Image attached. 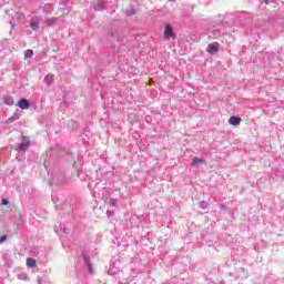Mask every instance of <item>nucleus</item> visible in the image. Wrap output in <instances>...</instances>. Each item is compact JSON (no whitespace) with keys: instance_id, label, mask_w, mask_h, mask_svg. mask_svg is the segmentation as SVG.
Instances as JSON below:
<instances>
[{"instance_id":"obj_2","label":"nucleus","mask_w":284,"mask_h":284,"mask_svg":"<svg viewBox=\"0 0 284 284\" xmlns=\"http://www.w3.org/2000/svg\"><path fill=\"white\" fill-rule=\"evenodd\" d=\"M164 39H176V34L174 33V29L172 28V24H166L164 29Z\"/></svg>"},{"instance_id":"obj_11","label":"nucleus","mask_w":284,"mask_h":284,"mask_svg":"<svg viewBox=\"0 0 284 284\" xmlns=\"http://www.w3.org/2000/svg\"><path fill=\"white\" fill-rule=\"evenodd\" d=\"M104 7L105 2H103V0H97L94 2V10H103Z\"/></svg>"},{"instance_id":"obj_8","label":"nucleus","mask_w":284,"mask_h":284,"mask_svg":"<svg viewBox=\"0 0 284 284\" xmlns=\"http://www.w3.org/2000/svg\"><path fill=\"white\" fill-rule=\"evenodd\" d=\"M241 118H239V116H231L230 119H229V123H230V125H234V126H236V125H241Z\"/></svg>"},{"instance_id":"obj_1","label":"nucleus","mask_w":284,"mask_h":284,"mask_svg":"<svg viewBox=\"0 0 284 284\" xmlns=\"http://www.w3.org/2000/svg\"><path fill=\"white\" fill-rule=\"evenodd\" d=\"M30 148V138L22 136V143L16 146L17 152H23Z\"/></svg>"},{"instance_id":"obj_18","label":"nucleus","mask_w":284,"mask_h":284,"mask_svg":"<svg viewBox=\"0 0 284 284\" xmlns=\"http://www.w3.org/2000/svg\"><path fill=\"white\" fill-rule=\"evenodd\" d=\"M110 207H116V200L115 199L110 200Z\"/></svg>"},{"instance_id":"obj_13","label":"nucleus","mask_w":284,"mask_h":284,"mask_svg":"<svg viewBox=\"0 0 284 284\" xmlns=\"http://www.w3.org/2000/svg\"><path fill=\"white\" fill-rule=\"evenodd\" d=\"M57 21H59L58 18H49L44 20V23L50 28L51 26H55Z\"/></svg>"},{"instance_id":"obj_20","label":"nucleus","mask_w":284,"mask_h":284,"mask_svg":"<svg viewBox=\"0 0 284 284\" xmlns=\"http://www.w3.org/2000/svg\"><path fill=\"white\" fill-rule=\"evenodd\" d=\"M7 240H8L7 236H1V237H0V244H1V243H6Z\"/></svg>"},{"instance_id":"obj_9","label":"nucleus","mask_w":284,"mask_h":284,"mask_svg":"<svg viewBox=\"0 0 284 284\" xmlns=\"http://www.w3.org/2000/svg\"><path fill=\"white\" fill-rule=\"evenodd\" d=\"M44 83L47 85H52V83H54V74L49 73L44 77Z\"/></svg>"},{"instance_id":"obj_6","label":"nucleus","mask_w":284,"mask_h":284,"mask_svg":"<svg viewBox=\"0 0 284 284\" xmlns=\"http://www.w3.org/2000/svg\"><path fill=\"white\" fill-rule=\"evenodd\" d=\"M40 21L38 20V18H32L30 20V28L33 30V32H39V28H40Z\"/></svg>"},{"instance_id":"obj_4","label":"nucleus","mask_w":284,"mask_h":284,"mask_svg":"<svg viewBox=\"0 0 284 284\" xmlns=\"http://www.w3.org/2000/svg\"><path fill=\"white\" fill-rule=\"evenodd\" d=\"M53 183L55 185H63V184L68 183V179H65V175L63 173H60L58 175H54Z\"/></svg>"},{"instance_id":"obj_16","label":"nucleus","mask_w":284,"mask_h":284,"mask_svg":"<svg viewBox=\"0 0 284 284\" xmlns=\"http://www.w3.org/2000/svg\"><path fill=\"white\" fill-rule=\"evenodd\" d=\"M33 54H34V52H32V50H27V51L24 52L26 59H32Z\"/></svg>"},{"instance_id":"obj_23","label":"nucleus","mask_w":284,"mask_h":284,"mask_svg":"<svg viewBox=\"0 0 284 284\" xmlns=\"http://www.w3.org/2000/svg\"><path fill=\"white\" fill-rule=\"evenodd\" d=\"M6 13L12 17V13H10V11L7 10Z\"/></svg>"},{"instance_id":"obj_21","label":"nucleus","mask_w":284,"mask_h":284,"mask_svg":"<svg viewBox=\"0 0 284 284\" xmlns=\"http://www.w3.org/2000/svg\"><path fill=\"white\" fill-rule=\"evenodd\" d=\"M265 6H270V3H274V0H264Z\"/></svg>"},{"instance_id":"obj_12","label":"nucleus","mask_w":284,"mask_h":284,"mask_svg":"<svg viewBox=\"0 0 284 284\" xmlns=\"http://www.w3.org/2000/svg\"><path fill=\"white\" fill-rule=\"evenodd\" d=\"M83 261H84L85 265H88V267H89V273L92 274V263L90 262V256L84 254Z\"/></svg>"},{"instance_id":"obj_10","label":"nucleus","mask_w":284,"mask_h":284,"mask_svg":"<svg viewBox=\"0 0 284 284\" xmlns=\"http://www.w3.org/2000/svg\"><path fill=\"white\" fill-rule=\"evenodd\" d=\"M203 163H205L204 159L193 158L191 165H195L196 168H199V165H203Z\"/></svg>"},{"instance_id":"obj_15","label":"nucleus","mask_w":284,"mask_h":284,"mask_svg":"<svg viewBox=\"0 0 284 284\" xmlns=\"http://www.w3.org/2000/svg\"><path fill=\"white\" fill-rule=\"evenodd\" d=\"M4 103L6 105H14V99H12L10 95H7L4 97Z\"/></svg>"},{"instance_id":"obj_22","label":"nucleus","mask_w":284,"mask_h":284,"mask_svg":"<svg viewBox=\"0 0 284 284\" xmlns=\"http://www.w3.org/2000/svg\"><path fill=\"white\" fill-rule=\"evenodd\" d=\"M108 216H112V211L106 212Z\"/></svg>"},{"instance_id":"obj_3","label":"nucleus","mask_w":284,"mask_h":284,"mask_svg":"<svg viewBox=\"0 0 284 284\" xmlns=\"http://www.w3.org/2000/svg\"><path fill=\"white\" fill-rule=\"evenodd\" d=\"M26 19V16L21 12H14V16H12V20L10 21L11 28H14L19 21H23Z\"/></svg>"},{"instance_id":"obj_19","label":"nucleus","mask_w":284,"mask_h":284,"mask_svg":"<svg viewBox=\"0 0 284 284\" xmlns=\"http://www.w3.org/2000/svg\"><path fill=\"white\" fill-rule=\"evenodd\" d=\"M2 205H9L10 204V201L8 199H2V202H1Z\"/></svg>"},{"instance_id":"obj_14","label":"nucleus","mask_w":284,"mask_h":284,"mask_svg":"<svg viewBox=\"0 0 284 284\" xmlns=\"http://www.w3.org/2000/svg\"><path fill=\"white\" fill-rule=\"evenodd\" d=\"M37 265V260L29 257L27 258V267H34Z\"/></svg>"},{"instance_id":"obj_7","label":"nucleus","mask_w":284,"mask_h":284,"mask_svg":"<svg viewBox=\"0 0 284 284\" xmlns=\"http://www.w3.org/2000/svg\"><path fill=\"white\" fill-rule=\"evenodd\" d=\"M18 108H20V110H28L30 108V101H28L27 99H21L18 103H17Z\"/></svg>"},{"instance_id":"obj_5","label":"nucleus","mask_w":284,"mask_h":284,"mask_svg":"<svg viewBox=\"0 0 284 284\" xmlns=\"http://www.w3.org/2000/svg\"><path fill=\"white\" fill-rule=\"evenodd\" d=\"M206 52H209V54H216L219 52V42H213L209 44Z\"/></svg>"},{"instance_id":"obj_17","label":"nucleus","mask_w":284,"mask_h":284,"mask_svg":"<svg viewBox=\"0 0 284 284\" xmlns=\"http://www.w3.org/2000/svg\"><path fill=\"white\" fill-rule=\"evenodd\" d=\"M199 205H200L201 210H207V206L210 204H207V202H205V201H201Z\"/></svg>"}]
</instances>
